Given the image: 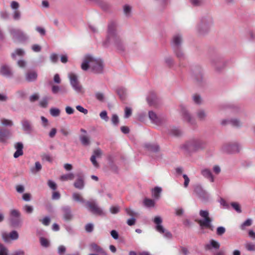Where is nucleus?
I'll return each mask as SVG.
<instances>
[{
	"instance_id": "nucleus-45",
	"label": "nucleus",
	"mask_w": 255,
	"mask_h": 255,
	"mask_svg": "<svg viewBox=\"0 0 255 255\" xmlns=\"http://www.w3.org/2000/svg\"><path fill=\"white\" fill-rule=\"evenodd\" d=\"M0 123L4 126L5 127H11L13 124L11 120L2 118L0 119Z\"/></svg>"
},
{
	"instance_id": "nucleus-23",
	"label": "nucleus",
	"mask_w": 255,
	"mask_h": 255,
	"mask_svg": "<svg viewBox=\"0 0 255 255\" xmlns=\"http://www.w3.org/2000/svg\"><path fill=\"white\" fill-rule=\"evenodd\" d=\"M23 130L26 133H30L33 131V127L30 122L24 119L21 121Z\"/></svg>"
},
{
	"instance_id": "nucleus-56",
	"label": "nucleus",
	"mask_w": 255,
	"mask_h": 255,
	"mask_svg": "<svg viewBox=\"0 0 255 255\" xmlns=\"http://www.w3.org/2000/svg\"><path fill=\"white\" fill-rule=\"evenodd\" d=\"M48 98L47 97L43 98L39 102L40 106L42 108H46L48 105Z\"/></svg>"
},
{
	"instance_id": "nucleus-25",
	"label": "nucleus",
	"mask_w": 255,
	"mask_h": 255,
	"mask_svg": "<svg viewBox=\"0 0 255 255\" xmlns=\"http://www.w3.org/2000/svg\"><path fill=\"white\" fill-rule=\"evenodd\" d=\"M196 116L199 121L204 122L206 120L207 118V113L205 110L200 109L197 111Z\"/></svg>"
},
{
	"instance_id": "nucleus-42",
	"label": "nucleus",
	"mask_w": 255,
	"mask_h": 255,
	"mask_svg": "<svg viewBox=\"0 0 255 255\" xmlns=\"http://www.w3.org/2000/svg\"><path fill=\"white\" fill-rule=\"evenodd\" d=\"M117 93L120 98L122 100L124 99L127 94V90L124 88H119L117 90Z\"/></svg>"
},
{
	"instance_id": "nucleus-40",
	"label": "nucleus",
	"mask_w": 255,
	"mask_h": 255,
	"mask_svg": "<svg viewBox=\"0 0 255 255\" xmlns=\"http://www.w3.org/2000/svg\"><path fill=\"white\" fill-rule=\"evenodd\" d=\"M245 247L249 252H255V243L248 242L245 244Z\"/></svg>"
},
{
	"instance_id": "nucleus-59",
	"label": "nucleus",
	"mask_w": 255,
	"mask_h": 255,
	"mask_svg": "<svg viewBox=\"0 0 255 255\" xmlns=\"http://www.w3.org/2000/svg\"><path fill=\"white\" fill-rule=\"evenodd\" d=\"M100 117L102 119L104 120L106 122H107L109 120V117L106 111H103L101 112L100 114Z\"/></svg>"
},
{
	"instance_id": "nucleus-2",
	"label": "nucleus",
	"mask_w": 255,
	"mask_h": 255,
	"mask_svg": "<svg viewBox=\"0 0 255 255\" xmlns=\"http://www.w3.org/2000/svg\"><path fill=\"white\" fill-rule=\"evenodd\" d=\"M81 68L87 71L89 68L96 74L102 73L103 71V62L100 59L95 58L91 55H86L81 64Z\"/></svg>"
},
{
	"instance_id": "nucleus-29",
	"label": "nucleus",
	"mask_w": 255,
	"mask_h": 255,
	"mask_svg": "<svg viewBox=\"0 0 255 255\" xmlns=\"http://www.w3.org/2000/svg\"><path fill=\"white\" fill-rule=\"evenodd\" d=\"M90 249L92 252L100 253L103 255H107L106 252L101 247L95 243L91 244L90 246Z\"/></svg>"
},
{
	"instance_id": "nucleus-63",
	"label": "nucleus",
	"mask_w": 255,
	"mask_h": 255,
	"mask_svg": "<svg viewBox=\"0 0 255 255\" xmlns=\"http://www.w3.org/2000/svg\"><path fill=\"white\" fill-rule=\"evenodd\" d=\"M111 121H112V123L114 125L117 126L119 122V119L118 116L116 114L113 115L112 119H111Z\"/></svg>"
},
{
	"instance_id": "nucleus-10",
	"label": "nucleus",
	"mask_w": 255,
	"mask_h": 255,
	"mask_svg": "<svg viewBox=\"0 0 255 255\" xmlns=\"http://www.w3.org/2000/svg\"><path fill=\"white\" fill-rule=\"evenodd\" d=\"M148 118L151 122L157 126H161L166 122V118L163 116L157 115L153 111L148 112Z\"/></svg>"
},
{
	"instance_id": "nucleus-47",
	"label": "nucleus",
	"mask_w": 255,
	"mask_h": 255,
	"mask_svg": "<svg viewBox=\"0 0 255 255\" xmlns=\"http://www.w3.org/2000/svg\"><path fill=\"white\" fill-rule=\"evenodd\" d=\"M82 144L84 146H87L90 144V140L86 135H81L80 137Z\"/></svg>"
},
{
	"instance_id": "nucleus-5",
	"label": "nucleus",
	"mask_w": 255,
	"mask_h": 255,
	"mask_svg": "<svg viewBox=\"0 0 255 255\" xmlns=\"http://www.w3.org/2000/svg\"><path fill=\"white\" fill-rule=\"evenodd\" d=\"M204 147V142L201 140L197 138L192 139L183 145V148L191 152L202 149Z\"/></svg>"
},
{
	"instance_id": "nucleus-20",
	"label": "nucleus",
	"mask_w": 255,
	"mask_h": 255,
	"mask_svg": "<svg viewBox=\"0 0 255 255\" xmlns=\"http://www.w3.org/2000/svg\"><path fill=\"white\" fill-rule=\"evenodd\" d=\"M37 73L33 70H29L25 74V80L28 82L35 81L37 78Z\"/></svg>"
},
{
	"instance_id": "nucleus-41",
	"label": "nucleus",
	"mask_w": 255,
	"mask_h": 255,
	"mask_svg": "<svg viewBox=\"0 0 255 255\" xmlns=\"http://www.w3.org/2000/svg\"><path fill=\"white\" fill-rule=\"evenodd\" d=\"M253 220L251 219H248L243 222L240 226V229L242 230H245L247 227H250L252 225Z\"/></svg>"
},
{
	"instance_id": "nucleus-58",
	"label": "nucleus",
	"mask_w": 255,
	"mask_h": 255,
	"mask_svg": "<svg viewBox=\"0 0 255 255\" xmlns=\"http://www.w3.org/2000/svg\"><path fill=\"white\" fill-rule=\"evenodd\" d=\"M47 184L49 188L53 190H55L57 189V185L55 182L51 180H49L47 182Z\"/></svg>"
},
{
	"instance_id": "nucleus-17",
	"label": "nucleus",
	"mask_w": 255,
	"mask_h": 255,
	"mask_svg": "<svg viewBox=\"0 0 255 255\" xmlns=\"http://www.w3.org/2000/svg\"><path fill=\"white\" fill-rule=\"evenodd\" d=\"M62 217L65 221H70L73 218V214L72 212L70 207L65 206L61 208Z\"/></svg>"
},
{
	"instance_id": "nucleus-28",
	"label": "nucleus",
	"mask_w": 255,
	"mask_h": 255,
	"mask_svg": "<svg viewBox=\"0 0 255 255\" xmlns=\"http://www.w3.org/2000/svg\"><path fill=\"white\" fill-rule=\"evenodd\" d=\"M201 173L205 178L209 179L211 182L214 181V177L211 170L207 168H205L201 171Z\"/></svg>"
},
{
	"instance_id": "nucleus-16",
	"label": "nucleus",
	"mask_w": 255,
	"mask_h": 255,
	"mask_svg": "<svg viewBox=\"0 0 255 255\" xmlns=\"http://www.w3.org/2000/svg\"><path fill=\"white\" fill-rule=\"evenodd\" d=\"M212 66L217 71H220L225 66V62L221 57H216L211 60Z\"/></svg>"
},
{
	"instance_id": "nucleus-21",
	"label": "nucleus",
	"mask_w": 255,
	"mask_h": 255,
	"mask_svg": "<svg viewBox=\"0 0 255 255\" xmlns=\"http://www.w3.org/2000/svg\"><path fill=\"white\" fill-rule=\"evenodd\" d=\"M147 101L150 106H156L159 103V99L154 92H150L147 97Z\"/></svg>"
},
{
	"instance_id": "nucleus-44",
	"label": "nucleus",
	"mask_w": 255,
	"mask_h": 255,
	"mask_svg": "<svg viewBox=\"0 0 255 255\" xmlns=\"http://www.w3.org/2000/svg\"><path fill=\"white\" fill-rule=\"evenodd\" d=\"M50 114L53 117H57L60 114V110L57 108H52L49 110Z\"/></svg>"
},
{
	"instance_id": "nucleus-50",
	"label": "nucleus",
	"mask_w": 255,
	"mask_h": 255,
	"mask_svg": "<svg viewBox=\"0 0 255 255\" xmlns=\"http://www.w3.org/2000/svg\"><path fill=\"white\" fill-rule=\"evenodd\" d=\"M12 17L14 20L17 21L21 18V12L19 10H14L12 12Z\"/></svg>"
},
{
	"instance_id": "nucleus-55",
	"label": "nucleus",
	"mask_w": 255,
	"mask_h": 255,
	"mask_svg": "<svg viewBox=\"0 0 255 255\" xmlns=\"http://www.w3.org/2000/svg\"><path fill=\"white\" fill-rule=\"evenodd\" d=\"M125 210H126L127 214L128 216H131L132 217L136 216L138 214L137 213L135 212L134 211H133L132 210H131L130 208H126Z\"/></svg>"
},
{
	"instance_id": "nucleus-54",
	"label": "nucleus",
	"mask_w": 255,
	"mask_h": 255,
	"mask_svg": "<svg viewBox=\"0 0 255 255\" xmlns=\"http://www.w3.org/2000/svg\"><path fill=\"white\" fill-rule=\"evenodd\" d=\"M231 206L239 213L242 212V210L240 207V206L239 203L237 202H232L231 204Z\"/></svg>"
},
{
	"instance_id": "nucleus-49",
	"label": "nucleus",
	"mask_w": 255,
	"mask_h": 255,
	"mask_svg": "<svg viewBox=\"0 0 255 255\" xmlns=\"http://www.w3.org/2000/svg\"><path fill=\"white\" fill-rule=\"evenodd\" d=\"M23 210L26 213L30 214L33 212L34 208L32 206L25 205L23 207Z\"/></svg>"
},
{
	"instance_id": "nucleus-48",
	"label": "nucleus",
	"mask_w": 255,
	"mask_h": 255,
	"mask_svg": "<svg viewBox=\"0 0 255 255\" xmlns=\"http://www.w3.org/2000/svg\"><path fill=\"white\" fill-rule=\"evenodd\" d=\"M95 98L96 99L100 102H103L105 101V95L103 93L96 92L95 94Z\"/></svg>"
},
{
	"instance_id": "nucleus-36",
	"label": "nucleus",
	"mask_w": 255,
	"mask_h": 255,
	"mask_svg": "<svg viewBox=\"0 0 255 255\" xmlns=\"http://www.w3.org/2000/svg\"><path fill=\"white\" fill-rule=\"evenodd\" d=\"M168 133L171 135L178 136L181 134L182 132L178 128L176 127H171L168 129Z\"/></svg>"
},
{
	"instance_id": "nucleus-15",
	"label": "nucleus",
	"mask_w": 255,
	"mask_h": 255,
	"mask_svg": "<svg viewBox=\"0 0 255 255\" xmlns=\"http://www.w3.org/2000/svg\"><path fill=\"white\" fill-rule=\"evenodd\" d=\"M1 237L5 242L8 243L11 240L15 241L17 240L19 238V235L16 231L13 230L9 233L5 232H2L1 233Z\"/></svg>"
},
{
	"instance_id": "nucleus-12",
	"label": "nucleus",
	"mask_w": 255,
	"mask_h": 255,
	"mask_svg": "<svg viewBox=\"0 0 255 255\" xmlns=\"http://www.w3.org/2000/svg\"><path fill=\"white\" fill-rule=\"evenodd\" d=\"M221 149L224 153H235L239 151L240 147L239 144L236 142H228L224 143Z\"/></svg>"
},
{
	"instance_id": "nucleus-60",
	"label": "nucleus",
	"mask_w": 255,
	"mask_h": 255,
	"mask_svg": "<svg viewBox=\"0 0 255 255\" xmlns=\"http://www.w3.org/2000/svg\"><path fill=\"white\" fill-rule=\"evenodd\" d=\"M225 228L224 227L220 226L217 228L216 233L218 236H222L225 233Z\"/></svg>"
},
{
	"instance_id": "nucleus-35",
	"label": "nucleus",
	"mask_w": 255,
	"mask_h": 255,
	"mask_svg": "<svg viewBox=\"0 0 255 255\" xmlns=\"http://www.w3.org/2000/svg\"><path fill=\"white\" fill-rule=\"evenodd\" d=\"M174 52L176 57L179 58V60H184L185 59V55L180 47L174 48Z\"/></svg>"
},
{
	"instance_id": "nucleus-18",
	"label": "nucleus",
	"mask_w": 255,
	"mask_h": 255,
	"mask_svg": "<svg viewBox=\"0 0 255 255\" xmlns=\"http://www.w3.org/2000/svg\"><path fill=\"white\" fill-rule=\"evenodd\" d=\"M0 75L6 78H11L13 75V72L9 65L3 64L0 67Z\"/></svg>"
},
{
	"instance_id": "nucleus-24",
	"label": "nucleus",
	"mask_w": 255,
	"mask_h": 255,
	"mask_svg": "<svg viewBox=\"0 0 255 255\" xmlns=\"http://www.w3.org/2000/svg\"><path fill=\"white\" fill-rule=\"evenodd\" d=\"M14 147L16 149V151L14 152L13 154V156L14 158H18L19 156L23 155V145L22 142H16L14 145Z\"/></svg>"
},
{
	"instance_id": "nucleus-13",
	"label": "nucleus",
	"mask_w": 255,
	"mask_h": 255,
	"mask_svg": "<svg viewBox=\"0 0 255 255\" xmlns=\"http://www.w3.org/2000/svg\"><path fill=\"white\" fill-rule=\"evenodd\" d=\"M181 114L183 120L190 125H193L196 124V121L192 115L183 105L180 106Z\"/></svg>"
},
{
	"instance_id": "nucleus-61",
	"label": "nucleus",
	"mask_w": 255,
	"mask_h": 255,
	"mask_svg": "<svg viewBox=\"0 0 255 255\" xmlns=\"http://www.w3.org/2000/svg\"><path fill=\"white\" fill-rule=\"evenodd\" d=\"M42 159L43 160H46L49 162H52L53 161L52 157L50 156V154H44L42 155Z\"/></svg>"
},
{
	"instance_id": "nucleus-22",
	"label": "nucleus",
	"mask_w": 255,
	"mask_h": 255,
	"mask_svg": "<svg viewBox=\"0 0 255 255\" xmlns=\"http://www.w3.org/2000/svg\"><path fill=\"white\" fill-rule=\"evenodd\" d=\"M10 136V131L6 129L0 128V142H5Z\"/></svg>"
},
{
	"instance_id": "nucleus-51",
	"label": "nucleus",
	"mask_w": 255,
	"mask_h": 255,
	"mask_svg": "<svg viewBox=\"0 0 255 255\" xmlns=\"http://www.w3.org/2000/svg\"><path fill=\"white\" fill-rule=\"evenodd\" d=\"M192 99L194 102L196 104H200L202 103L201 98L198 94H194L192 96Z\"/></svg>"
},
{
	"instance_id": "nucleus-52",
	"label": "nucleus",
	"mask_w": 255,
	"mask_h": 255,
	"mask_svg": "<svg viewBox=\"0 0 255 255\" xmlns=\"http://www.w3.org/2000/svg\"><path fill=\"white\" fill-rule=\"evenodd\" d=\"M0 255H8V249L1 244H0Z\"/></svg>"
},
{
	"instance_id": "nucleus-7",
	"label": "nucleus",
	"mask_w": 255,
	"mask_h": 255,
	"mask_svg": "<svg viewBox=\"0 0 255 255\" xmlns=\"http://www.w3.org/2000/svg\"><path fill=\"white\" fill-rule=\"evenodd\" d=\"M8 31L14 41H18L20 42H24L29 39V36L23 31L19 29L13 27H10Z\"/></svg>"
},
{
	"instance_id": "nucleus-62",
	"label": "nucleus",
	"mask_w": 255,
	"mask_h": 255,
	"mask_svg": "<svg viewBox=\"0 0 255 255\" xmlns=\"http://www.w3.org/2000/svg\"><path fill=\"white\" fill-rule=\"evenodd\" d=\"M0 16L1 18L7 20L9 18V14L6 11H0Z\"/></svg>"
},
{
	"instance_id": "nucleus-37",
	"label": "nucleus",
	"mask_w": 255,
	"mask_h": 255,
	"mask_svg": "<svg viewBox=\"0 0 255 255\" xmlns=\"http://www.w3.org/2000/svg\"><path fill=\"white\" fill-rule=\"evenodd\" d=\"M123 11L127 17H129L131 15L132 7L128 4H125L123 6Z\"/></svg>"
},
{
	"instance_id": "nucleus-43",
	"label": "nucleus",
	"mask_w": 255,
	"mask_h": 255,
	"mask_svg": "<svg viewBox=\"0 0 255 255\" xmlns=\"http://www.w3.org/2000/svg\"><path fill=\"white\" fill-rule=\"evenodd\" d=\"M143 203L144 205L147 207H154L155 205V202L153 200L148 198H145L143 200Z\"/></svg>"
},
{
	"instance_id": "nucleus-38",
	"label": "nucleus",
	"mask_w": 255,
	"mask_h": 255,
	"mask_svg": "<svg viewBox=\"0 0 255 255\" xmlns=\"http://www.w3.org/2000/svg\"><path fill=\"white\" fill-rule=\"evenodd\" d=\"M75 177L74 174L71 172L63 174L60 177V179L62 181H66L68 180H72Z\"/></svg>"
},
{
	"instance_id": "nucleus-32",
	"label": "nucleus",
	"mask_w": 255,
	"mask_h": 255,
	"mask_svg": "<svg viewBox=\"0 0 255 255\" xmlns=\"http://www.w3.org/2000/svg\"><path fill=\"white\" fill-rule=\"evenodd\" d=\"M25 54V51L23 49L17 48L11 54V56L13 59H16L17 56L22 57Z\"/></svg>"
},
{
	"instance_id": "nucleus-57",
	"label": "nucleus",
	"mask_w": 255,
	"mask_h": 255,
	"mask_svg": "<svg viewBox=\"0 0 255 255\" xmlns=\"http://www.w3.org/2000/svg\"><path fill=\"white\" fill-rule=\"evenodd\" d=\"M39 221L42 223L44 226H48L50 222V218L48 217H45L43 219L39 220Z\"/></svg>"
},
{
	"instance_id": "nucleus-33",
	"label": "nucleus",
	"mask_w": 255,
	"mask_h": 255,
	"mask_svg": "<svg viewBox=\"0 0 255 255\" xmlns=\"http://www.w3.org/2000/svg\"><path fill=\"white\" fill-rule=\"evenodd\" d=\"M72 198L74 201L79 202L81 203H85L86 201L81 194L79 193L74 192L72 195Z\"/></svg>"
},
{
	"instance_id": "nucleus-3",
	"label": "nucleus",
	"mask_w": 255,
	"mask_h": 255,
	"mask_svg": "<svg viewBox=\"0 0 255 255\" xmlns=\"http://www.w3.org/2000/svg\"><path fill=\"white\" fill-rule=\"evenodd\" d=\"M213 25V19L209 15L204 16L196 27V30L200 35L207 33Z\"/></svg>"
},
{
	"instance_id": "nucleus-14",
	"label": "nucleus",
	"mask_w": 255,
	"mask_h": 255,
	"mask_svg": "<svg viewBox=\"0 0 255 255\" xmlns=\"http://www.w3.org/2000/svg\"><path fill=\"white\" fill-rule=\"evenodd\" d=\"M194 193L203 202H207L210 199L209 194L200 186L195 187Z\"/></svg>"
},
{
	"instance_id": "nucleus-31",
	"label": "nucleus",
	"mask_w": 255,
	"mask_h": 255,
	"mask_svg": "<svg viewBox=\"0 0 255 255\" xmlns=\"http://www.w3.org/2000/svg\"><path fill=\"white\" fill-rule=\"evenodd\" d=\"M220 245L217 241H216L214 240H211L210 242V243L207 244L205 246V249L206 250H211L212 248H214L215 249H219L220 248Z\"/></svg>"
},
{
	"instance_id": "nucleus-39",
	"label": "nucleus",
	"mask_w": 255,
	"mask_h": 255,
	"mask_svg": "<svg viewBox=\"0 0 255 255\" xmlns=\"http://www.w3.org/2000/svg\"><path fill=\"white\" fill-rule=\"evenodd\" d=\"M42 169V166L40 163L37 161L35 163V166L32 167L30 168V171L33 174H35L37 172L40 171Z\"/></svg>"
},
{
	"instance_id": "nucleus-26",
	"label": "nucleus",
	"mask_w": 255,
	"mask_h": 255,
	"mask_svg": "<svg viewBox=\"0 0 255 255\" xmlns=\"http://www.w3.org/2000/svg\"><path fill=\"white\" fill-rule=\"evenodd\" d=\"M182 42V36L181 34L178 33L174 35L172 39V44L173 48L180 47Z\"/></svg>"
},
{
	"instance_id": "nucleus-6",
	"label": "nucleus",
	"mask_w": 255,
	"mask_h": 255,
	"mask_svg": "<svg viewBox=\"0 0 255 255\" xmlns=\"http://www.w3.org/2000/svg\"><path fill=\"white\" fill-rule=\"evenodd\" d=\"M8 220L12 227L14 228L21 227L22 220L21 219V213L17 209H11L9 211Z\"/></svg>"
},
{
	"instance_id": "nucleus-11",
	"label": "nucleus",
	"mask_w": 255,
	"mask_h": 255,
	"mask_svg": "<svg viewBox=\"0 0 255 255\" xmlns=\"http://www.w3.org/2000/svg\"><path fill=\"white\" fill-rule=\"evenodd\" d=\"M68 77L70 80V85L74 91L78 93H81L82 90V86L78 80L77 75L74 73L71 72L68 74Z\"/></svg>"
},
{
	"instance_id": "nucleus-9",
	"label": "nucleus",
	"mask_w": 255,
	"mask_h": 255,
	"mask_svg": "<svg viewBox=\"0 0 255 255\" xmlns=\"http://www.w3.org/2000/svg\"><path fill=\"white\" fill-rule=\"evenodd\" d=\"M86 207L92 214L99 215L104 216L105 213L101 208L95 200H92L86 202Z\"/></svg>"
},
{
	"instance_id": "nucleus-53",
	"label": "nucleus",
	"mask_w": 255,
	"mask_h": 255,
	"mask_svg": "<svg viewBox=\"0 0 255 255\" xmlns=\"http://www.w3.org/2000/svg\"><path fill=\"white\" fill-rule=\"evenodd\" d=\"M191 4L193 6H200L203 3L202 0H189Z\"/></svg>"
},
{
	"instance_id": "nucleus-19",
	"label": "nucleus",
	"mask_w": 255,
	"mask_h": 255,
	"mask_svg": "<svg viewBox=\"0 0 255 255\" xmlns=\"http://www.w3.org/2000/svg\"><path fill=\"white\" fill-rule=\"evenodd\" d=\"M77 179L74 183V186L78 189L82 190L85 187L84 176L81 173L77 174Z\"/></svg>"
},
{
	"instance_id": "nucleus-8",
	"label": "nucleus",
	"mask_w": 255,
	"mask_h": 255,
	"mask_svg": "<svg viewBox=\"0 0 255 255\" xmlns=\"http://www.w3.org/2000/svg\"><path fill=\"white\" fill-rule=\"evenodd\" d=\"M153 222L155 224V229L157 232L162 234L164 237L168 239H171L172 238V234L168 230H166L162 226V220L160 217H155L153 220Z\"/></svg>"
},
{
	"instance_id": "nucleus-27",
	"label": "nucleus",
	"mask_w": 255,
	"mask_h": 255,
	"mask_svg": "<svg viewBox=\"0 0 255 255\" xmlns=\"http://www.w3.org/2000/svg\"><path fill=\"white\" fill-rule=\"evenodd\" d=\"M51 91L54 94H57L58 93L63 94L67 93V90L65 87H60L55 85L52 86Z\"/></svg>"
},
{
	"instance_id": "nucleus-4",
	"label": "nucleus",
	"mask_w": 255,
	"mask_h": 255,
	"mask_svg": "<svg viewBox=\"0 0 255 255\" xmlns=\"http://www.w3.org/2000/svg\"><path fill=\"white\" fill-rule=\"evenodd\" d=\"M200 217L201 218L200 219H196L195 220L201 228H208L213 230V227L212 225V219L210 217L209 212L207 210H201L199 213Z\"/></svg>"
},
{
	"instance_id": "nucleus-46",
	"label": "nucleus",
	"mask_w": 255,
	"mask_h": 255,
	"mask_svg": "<svg viewBox=\"0 0 255 255\" xmlns=\"http://www.w3.org/2000/svg\"><path fill=\"white\" fill-rule=\"evenodd\" d=\"M229 121L230 122V124H231L232 126L235 127H240L242 125V124L240 120H239L237 119H230V121Z\"/></svg>"
},
{
	"instance_id": "nucleus-34",
	"label": "nucleus",
	"mask_w": 255,
	"mask_h": 255,
	"mask_svg": "<svg viewBox=\"0 0 255 255\" xmlns=\"http://www.w3.org/2000/svg\"><path fill=\"white\" fill-rule=\"evenodd\" d=\"M162 189L159 187H155L151 190L152 196L155 199H159Z\"/></svg>"
},
{
	"instance_id": "nucleus-64",
	"label": "nucleus",
	"mask_w": 255,
	"mask_h": 255,
	"mask_svg": "<svg viewBox=\"0 0 255 255\" xmlns=\"http://www.w3.org/2000/svg\"><path fill=\"white\" fill-rule=\"evenodd\" d=\"M40 244L42 246L47 247L49 246L48 241L44 238H41L40 239Z\"/></svg>"
},
{
	"instance_id": "nucleus-30",
	"label": "nucleus",
	"mask_w": 255,
	"mask_h": 255,
	"mask_svg": "<svg viewBox=\"0 0 255 255\" xmlns=\"http://www.w3.org/2000/svg\"><path fill=\"white\" fill-rule=\"evenodd\" d=\"M144 147L148 151L157 152L159 150V146L155 143H146L144 144Z\"/></svg>"
},
{
	"instance_id": "nucleus-1",
	"label": "nucleus",
	"mask_w": 255,
	"mask_h": 255,
	"mask_svg": "<svg viewBox=\"0 0 255 255\" xmlns=\"http://www.w3.org/2000/svg\"><path fill=\"white\" fill-rule=\"evenodd\" d=\"M104 44L106 46L110 44H113L122 51L124 50L123 42L118 32L116 22L111 21L109 23L107 39Z\"/></svg>"
}]
</instances>
